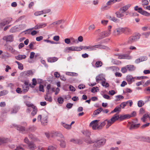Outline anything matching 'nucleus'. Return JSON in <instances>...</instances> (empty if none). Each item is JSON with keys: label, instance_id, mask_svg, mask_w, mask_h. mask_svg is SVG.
<instances>
[{"label": "nucleus", "instance_id": "nucleus-59", "mask_svg": "<svg viewBox=\"0 0 150 150\" xmlns=\"http://www.w3.org/2000/svg\"><path fill=\"white\" fill-rule=\"evenodd\" d=\"M57 148L52 146H49L47 149V150H56Z\"/></svg>", "mask_w": 150, "mask_h": 150}, {"label": "nucleus", "instance_id": "nucleus-60", "mask_svg": "<svg viewBox=\"0 0 150 150\" xmlns=\"http://www.w3.org/2000/svg\"><path fill=\"white\" fill-rule=\"evenodd\" d=\"M57 101L59 103L62 104L64 102V99L63 98L60 97L58 98Z\"/></svg>", "mask_w": 150, "mask_h": 150}, {"label": "nucleus", "instance_id": "nucleus-42", "mask_svg": "<svg viewBox=\"0 0 150 150\" xmlns=\"http://www.w3.org/2000/svg\"><path fill=\"white\" fill-rule=\"evenodd\" d=\"M63 21V20H60L57 21L53 22L52 23V24L53 25L54 27L56 25H59Z\"/></svg>", "mask_w": 150, "mask_h": 150}, {"label": "nucleus", "instance_id": "nucleus-48", "mask_svg": "<svg viewBox=\"0 0 150 150\" xmlns=\"http://www.w3.org/2000/svg\"><path fill=\"white\" fill-rule=\"evenodd\" d=\"M32 85L30 86L32 88H34V86H35L37 83L36 79H35L33 78L32 80Z\"/></svg>", "mask_w": 150, "mask_h": 150}, {"label": "nucleus", "instance_id": "nucleus-21", "mask_svg": "<svg viewBox=\"0 0 150 150\" xmlns=\"http://www.w3.org/2000/svg\"><path fill=\"white\" fill-rule=\"evenodd\" d=\"M15 127L17 130L22 132L25 130V128L23 126L15 125Z\"/></svg>", "mask_w": 150, "mask_h": 150}, {"label": "nucleus", "instance_id": "nucleus-27", "mask_svg": "<svg viewBox=\"0 0 150 150\" xmlns=\"http://www.w3.org/2000/svg\"><path fill=\"white\" fill-rule=\"evenodd\" d=\"M121 111V108H120V106L118 105L116 107H115V108L114 109V110L111 112L110 113H112L114 112H117L118 113H117L118 114Z\"/></svg>", "mask_w": 150, "mask_h": 150}, {"label": "nucleus", "instance_id": "nucleus-12", "mask_svg": "<svg viewBox=\"0 0 150 150\" xmlns=\"http://www.w3.org/2000/svg\"><path fill=\"white\" fill-rule=\"evenodd\" d=\"M48 116L46 115H44L42 116V118L41 121V123L43 125H46L48 121Z\"/></svg>", "mask_w": 150, "mask_h": 150}, {"label": "nucleus", "instance_id": "nucleus-46", "mask_svg": "<svg viewBox=\"0 0 150 150\" xmlns=\"http://www.w3.org/2000/svg\"><path fill=\"white\" fill-rule=\"evenodd\" d=\"M8 91L6 90H4L0 92V96L6 95Z\"/></svg>", "mask_w": 150, "mask_h": 150}, {"label": "nucleus", "instance_id": "nucleus-61", "mask_svg": "<svg viewBox=\"0 0 150 150\" xmlns=\"http://www.w3.org/2000/svg\"><path fill=\"white\" fill-rule=\"evenodd\" d=\"M141 62H142L146 60L147 59V57L146 56H142L139 57Z\"/></svg>", "mask_w": 150, "mask_h": 150}, {"label": "nucleus", "instance_id": "nucleus-5", "mask_svg": "<svg viewBox=\"0 0 150 150\" xmlns=\"http://www.w3.org/2000/svg\"><path fill=\"white\" fill-rule=\"evenodd\" d=\"M99 121V120H95L92 121L90 124V126L91 127L93 130L98 129V123Z\"/></svg>", "mask_w": 150, "mask_h": 150}, {"label": "nucleus", "instance_id": "nucleus-4", "mask_svg": "<svg viewBox=\"0 0 150 150\" xmlns=\"http://www.w3.org/2000/svg\"><path fill=\"white\" fill-rule=\"evenodd\" d=\"M105 143V139H101L96 142L94 143L93 146L96 148H99L103 145Z\"/></svg>", "mask_w": 150, "mask_h": 150}, {"label": "nucleus", "instance_id": "nucleus-30", "mask_svg": "<svg viewBox=\"0 0 150 150\" xmlns=\"http://www.w3.org/2000/svg\"><path fill=\"white\" fill-rule=\"evenodd\" d=\"M28 137L32 141L34 142L39 141V140L38 138L35 137L32 134H29Z\"/></svg>", "mask_w": 150, "mask_h": 150}, {"label": "nucleus", "instance_id": "nucleus-7", "mask_svg": "<svg viewBox=\"0 0 150 150\" xmlns=\"http://www.w3.org/2000/svg\"><path fill=\"white\" fill-rule=\"evenodd\" d=\"M80 47H67L64 50L65 52L69 53L70 51H80Z\"/></svg>", "mask_w": 150, "mask_h": 150}, {"label": "nucleus", "instance_id": "nucleus-57", "mask_svg": "<svg viewBox=\"0 0 150 150\" xmlns=\"http://www.w3.org/2000/svg\"><path fill=\"white\" fill-rule=\"evenodd\" d=\"M17 30V28L14 26L10 30V32L11 33L15 32Z\"/></svg>", "mask_w": 150, "mask_h": 150}, {"label": "nucleus", "instance_id": "nucleus-11", "mask_svg": "<svg viewBox=\"0 0 150 150\" xmlns=\"http://www.w3.org/2000/svg\"><path fill=\"white\" fill-rule=\"evenodd\" d=\"M27 148L30 150H34L36 148V146L33 142H31L28 144Z\"/></svg>", "mask_w": 150, "mask_h": 150}, {"label": "nucleus", "instance_id": "nucleus-15", "mask_svg": "<svg viewBox=\"0 0 150 150\" xmlns=\"http://www.w3.org/2000/svg\"><path fill=\"white\" fill-rule=\"evenodd\" d=\"M3 39L7 42H12L13 40V37L12 35H9L4 37Z\"/></svg>", "mask_w": 150, "mask_h": 150}, {"label": "nucleus", "instance_id": "nucleus-45", "mask_svg": "<svg viewBox=\"0 0 150 150\" xmlns=\"http://www.w3.org/2000/svg\"><path fill=\"white\" fill-rule=\"evenodd\" d=\"M144 104V102L142 100H139L138 101L137 103L138 106L139 107H141Z\"/></svg>", "mask_w": 150, "mask_h": 150}, {"label": "nucleus", "instance_id": "nucleus-37", "mask_svg": "<svg viewBox=\"0 0 150 150\" xmlns=\"http://www.w3.org/2000/svg\"><path fill=\"white\" fill-rule=\"evenodd\" d=\"M24 103L28 107H30L32 108L35 106L33 104L29 101H25Z\"/></svg>", "mask_w": 150, "mask_h": 150}, {"label": "nucleus", "instance_id": "nucleus-52", "mask_svg": "<svg viewBox=\"0 0 150 150\" xmlns=\"http://www.w3.org/2000/svg\"><path fill=\"white\" fill-rule=\"evenodd\" d=\"M126 80L128 82V83L130 84L131 83V75L127 76L126 77Z\"/></svg>", "mask_w": 150, "mask_h": 150}, {"label": "nucleus", "instance_id": "nucleus-29", "mask_svg": "<svg viewBox=\"0 0 150 150\" xmlns=\"http://www.w3.org/2000/svg\"><path fill=\"white\" fill-rule=\"evenodd\" d=\"M123 13H122V12H120V11H117L115 13V14L117 17L119 18H121L122 17L124 16V15L123 14Z\"/></svg>", "mask_w": 150, "mask_h": 150}, {"label": "nucleus", "instance_id": "nucleus-18", "mask_svg": "<svg viewBox=\"0 0 150 150\" xmlns=\"http://www.w3.org/2000/svg\"><path fill=\"white\" fill-rule=\"evenodd\" d=\"M110 33L107 30L104 31L100 33V35L102 38H103L108 36L110 35Z\"/></svg>", "mask_w": 150, "mask_h": 150}, {"label": "nucleus", "instance_id": "nucleus-22", "mask_svg": "<svg viewBox=\"0 0 150 150\" xmlns=\"http://www.w3.org/2000/svg\"><path fill=\"white\" fill-rule=\"evenodd\" d=\"M118 58L119 59H130V57L127 54H123L120 55L118 56Z\"/></svg>", "mask_w": 150, "mask_h": 150}, {"label": "nucleus", "instance_id": "nucleus-44", "mask_svg": "<svg viewBox=\"0 0 150 150\" xmlns=\"http://www.w3.org/2000/svg\"><path fill=\"white\" fill-rule=\"evenodd\" d=\"M116 2V0H110L106 3V5L108 6H110Z\"/></svg>", "mask_w": 150, "mask_h": 150}, {"label": "nucleus", "instance_id": "nucleus-63", "mask_svg": "<svg viewBox=\"0 0 150 150\" xmlns=\"http://www.w3.org/2000/svg\"><path fill=\"white\" fill-rule=\"evenodd\" d=\"M39 91L42 92H44L45 91L44 89V86L42 84H40L39 87Z\"/></svg>", "mask_w": 150, "mask_h": 150}, {"label": "nucleus", "instance_id": "nucleus-2", "mask_svg": "<svg viewBox=\"0 0 150 150\" xmlns=\"http://www.w3.org/2000/svg\"><path fill=\"white\" fill-rule=\"evenodd\" d=\"M120 118V116L117 113L115 114L110 120H106L107 121V125L106 128H108L116 120Z\"/></svg>", "mask_w": 150, "mask_h": 150}, {"label": "nucleus", "instance_id": "nucleus-28", "mask_svg": "<svg viewBox=\"0 0 150 150\" xmlns=\"http://www.w3.org/2000/svg\"><path fill=\"white\" fill-rule=\"evenodd\" d=\"M150 116V114L146 113L144 115L143 117L141 118V120L143 122H145L146 121V119L147 118H149Z\"/></svg>", "mask_w": 150, "mask_h": 150}, {"label": "nucleus", "instance_id": "nucleus-19", "mask_svg": "<svg viewBox=\"0 0 150 150\" xmlns=\"http://www.w3.org/2000/svg\"><path fill=\"white\" fill-rule=\"evenodd\" d=\"M130 6V5H128L121 8L119 9L120 12L124 13L126 11Z\"/></svg>", "mask_w": 150, "mask_h": 150}, {"label": "nucleus", "instance_id": "nucleus-41", "mask_svg": "<svg viewBox=\"0 0 150 150\" xmlns=\"http://www.w3.org/2000/svg\"><path fill=\"white\" fill-rule=\"evenodd\" d=\"M66 74L67 75L71 76H78L77 74L74 72H67Z\"/></svg>", "mask_w": 150, "mask_h": 150}, {"label": "nucleus", "instance_id": "nucleus-16", "mask_svg": "<svg viewBox=\"0 0 150 150\" xmlns=\"http://www.w3.org/2000/svg\"><path fill=\"white\" fill-rule=\"evenodd\" d=\"M6 50L11 53L14 54L16 52V51L13 49V47L10 45H8L6 46Z\"/></svg>", "mask_w": 150, "mask_h": 150}, {"label": "nucleus", "instance_id": "nucleus-55", "mask_svg": "<svg viewBox=\"0 0 150 150\" xmlns=\"http://www.w3.org/2000/svg\"><path fill=\"white\" fill-rule=\"evenodd\" d=\"M140 125V124H133L132 123V129L137 128L139 127Z\"/></svg>", "mask_w": 150, "mask_h": 150}, {"label": "nucleus", "instance_id": "nucleus-14", "mask_svg": "<svg viewBox=\"0 0 150 150\" xmlns=\"http://www.w3.org/2000/svg\"><path fill=\"white\" fill-rule=\"evenodd\" d=\"M47 25L46 23H38L35 26V29H37L40 28H42Z\"/></svg>", "mask_w": 150, "mask_h": 150}, {"label": "nucleus", "instance_id": "nucleus-10", "mask_svg": "<svg viewBox=\"0 0 150 150\" xmlns=\"http://www.w3.org/2000/svg\"><path fill=\"white\" fill-rule=\"evenodd\" d=\"M22 76L24 77H28L33 75V73L32 71L29 70L24 71L22 73Z\"/></svg>", "mask_w": 150, "mask_h": 150}, {"label": "nucleus", "instance_id": "nucleus-62", "mask_svg": "<svg viewBox=\"0 0 150 150\" xmlns=\"http://www.w3.org/2000/svg\"><path fill=\"white\" fill-rule=\"evenodd\" d=\"M71 40L73 43L77 44L78 43V41L77 39H74L73 38H70Z\"/></svg>", "mask_w": 150, "mask_h": 150}, {"label": "nucleus", "instance_id": "nucleus-64", "mask_svg": "<svg viewBox=\"0 0 150 150\" xmlns=\"http://www.w3.org/2000/svg\"><path fill=\"white\" fill-rule=\"evenodd\" d=\"M70 141L75 144L79 143V140L77 139L76 140L74 139H71L70 140Z\"/></svg>", "mask_w": 150, "mask_h": 150}, {"label": "nucleus", "instance_id": "nucleus-58", "mask_svg": "<svg viewBox=\"0 0 150 150\" xmlns=\"http://www.w3.org/2000/svg\"><path fill=\"white\" fill-rule=\"evenodd\" d=\"M142 5L143 6L148 5L149 4V2L147 0H142Z\"/></svg>", "mask_w": 150, "mask_h": 150}, {"label": "nucleus", "instance_id": "nucleus-51", "mask_svg": "<svg viewBox=\"0 0 150 150\" xmlns=\"http://www.w3.org/2000/svg\"><path fill=\"white\" fill-rule=\"evenodd\" d=\"M95 66L96 67H101L102 65V63L101 62L99 61L95 63Z\"/></svg>", "mask_w": 150, "mask_h": 150}, {"label": "nucleus", "instance_id": "nucleus-34", "mask_svg": "<svg viewBox=\"0 0 150 150\" xmlns=\"http://www.w3.org/2000/svg\"><path fill=\"white\" fill-rule=\"evenodd\" d=\"M106 124L107 125V121L106 120L104 121L101 122L99 125L98 129H101L104 125Z\"/></svg>", "mask_w": 150, "mask_h": 150}, {"label": "nucleus", "instance_id": "nucleus-50", "mask_svg": "<svg viewBox=\"0 0 150 150\" xmlns=\"http://www.w3.org/2000/svg\"><path fill=\"white\" fill-rule=\"evenodd\" d=\"M21 146H23L24 147H25L26 146V145H24V144H22L21 145L17 147H16V149L15 150H24V149Z\"/></svg>", "mask_w": 150, "mask_h": 150}, {"label": "nucleus", "instance_id": "nucleus-6", "mask_svg": "<svg viewBox=\"0 0 150 150\" xmlns=\"http://www.w3.org/2000/svg\"><path fill=\"white\" fill-rule=\"evenodd\" d=\"M50 134L51 137L53 138H55L56 137H58L61 138L64 137L62 133L59 132L52 131L50 132Z\"/></svg>", "mask_w": 150, "mask_h": 150}, {"label": "nucleus", "instance_id": "nucleus-31", "mask_svg": "<svg viewBox=\"0 0 150 150\" xmlns=\"http://www.w3.org/2000/svg\"><path fill=\"white\" fill-rule=\"evenodd\" d=\"M19 109L18 107H15L12 108L11 111V114H14L16 113Z\"/></svg>", "mask_w": 150, "mask_h": 150}, {"label": "nucleus", "instance_id": "nucleus-43", "mask_svg": "<svg viewBox=\"0 0 150 150\" xmlns=\"http://www.w3.org/2000/svg\"><path fill=\"white\" fill-rule=\"evenodd\" d=\"M29 86L23 85V90L22 92H27L29 89Z\"/></svg>", "mask_w": 150, "mask_h": 150}, {"label": "nucleus", "instance_id": "nucleus-25", "mask_svg": "<svg viewBox=\"0 0 150 150\" xmlns=\"http://www.w3.org/2000/svg\"><path fill=\"white\" fill-rule=\"evenodd\" d=\"M120 119L121 120H123L125 119L129 118L131 117V115L129 114H126L123 115H120Z\"/></svg>", "mask_w": 150, "mask_h": 150}, {"label": "nucleus", "instance_id": "nucleus-54", "mask_svg": "<svg viewBox=\"0 0 150 150\" xmlns=\"http://www.w3.org/2000/svg\"><path fill=\"white\" fill-rule=\"evenodd\" d=\"M98 91L99 89L98 87H93L91 89V91L93 93L96 92Z\"/></svg>", "mask_w": 150, "mask_h": 150}, {"label": "nucleus", "instance_id": "nucleus-56", "mask_svg": "<svg viewBox=\"0 0 150 150\" xmlns=\"http://www.w3.org/2000/svg\"><path fill=\"white\" fill-rule=\"evenodd\" d=\"M108 22V20H102L101 21V24L103 25H107Z\"/></svg>", "mask_w": 150, "mask_h": 150}, {"label": "nucleus", "instance_id": "nucleus-49", "mask_svg": "<svg viewBox=\"0 0 150 150\" xmlns=\"http://www.w3.org/2000/svg\"><path fill=\"white\" fill-rule=\"evenodd\" d=\"M128 101H127L126 102H122L119 106H120V108H124L125 106L126 105L127 103H128Z\"/></svg>", "mask_w": 150, "mask_h": 150}, {"label": "nucleus", "instance_id": "nucleus-39", "mask_svg": "<svg viewBox=\"0 0 150 150\" xmlns=\"http://www.w3.org/2000/svg\"><path fill=\"white\" fill-rule=\"evenodd\" d=\"M9 23V22L6 20H4L0 23V27L2 28L5 25Z\"/></svg>", "mask_w": 150, "mask_h": 150}, {"label": "nucleus", "instance_id": "nucleus-13", "mask_svg": "<svg viewBox=\"0 0 150 150\" xmlns=\"http://www.w3.org/2000/svg\"><path fill=\"white\" fill-rule=\"evenodd\" d=\"M141 36L140 34L137 33H136L133 34L132 37V41H136L139 39Z\"/></svg>", "mask_w": 150, "mask_h": 150}, {"label": "nucleus", "instance_id": "nucleus-3", "mask_svg": "<svg viewBox=\"0 0 150 150\" xmlns=\"http://www.w3.org/2000/svg\"><path fill=\"white\" fill-rule=\"evenodd\" d=\"M82 134L86 137V138L84 139V141L86 143L89 144H91L93 142L91 140L90 136L91 135V132L88 130H86L82 131Z\"/></svg>", "mask_w": 150, "mask_h": 150}, {"label": "nucleus", "instance_id": "nucleus-35", "mask_svg": "<svg viewBox=\"0 0 150 150\" xmlns=\"http://www.w3.org/2000/svg\"><path fill=\"white\" fill-rule=\"evenodd\" d=\"M102 110V108H99L95 110L93 113L94 115H96L98 114Z\"/></svg>", "mask_w": 150, "mask_h": 150}, {"label": "nucleus", "instance_id": "nucleus-47", "mask_svg": "<svg viewBox=\"0 0 150 150\" xmlns=\"http://www.w3.org/2000/svg\"><path fill=\"white\" fill-rule=\"evenodd\" d=\"M104 81H103L102 82V86L105 87H108L109 86V84L108 83H105V79H103Z\"/></svg>", "mask_w": 150, "mask_h": 150}, {"label": "nucleus", "instance_id": "nucleus-26", "mask_svg": "<svg viewBox=\"0 0 150 150\" xmlns=\"http://www.w3.org/2000/svg\"><path fill=\"white\" fill-rule=\"evenodd\" d=\"M58 58L56 57H50L47 59V61L50 62H54L57 61Z\"/></svg>", "mask_w": 150, "mask_h": 150}, {"label": "nucleus", "instance_id": "nucleus-8", "mask_svg": "<svg viewBox=\"0 0 150 150\" xmlns=\"http://www.w3.org/2000/svg\"><path fill=\"white\" fill-rule=\"evenodd\" d=\"M124 28H119L115 29L113 31V34L115 36L124 33Z\"/></svg>", "mask_w": 150, "mask_h": 150}, {"label": "nucleus", "instance_id": "nucleus-20", "mask_svg": "<svg viewBox=\"0 0 150 150\" xmlns=\"http://www.w3.org/2000/svg\"><path fill=\"white\" fill-rule=\"evenodd\" d=\"M51 96L50 94H47L46 93V94L44 96L45 100L49 102H51L52 101V99Z\"/></svg>", "mask_w": 150, "mask_h": 150}, {"label": "nucleus", "instance_id": "nucleus-23", "mask_svg": "<svg viewBox=\"0 0 150 150\" xmlns=\"http://www.w3.org/2000/svg\"><path fill=\"white\" fill-rule=\"evenodd\" d=\"M26 56L25 55L19 54L17 56L15 57V59L18 60H20L23 59H25Z\"/></svg>", "mask_w": 150, "mask_h": 150}, {"label": "nucleus", "instance_id": "nucleus-53", "mask_svg": "<svg viewBox=\"0 0 150 150\" xmlns=\"http://www.w3.org/2000/svg\"><path fill=\"white\" fill-rule=\"evenodd\" d=\"M103 78L100 75H99L97 76L96 77V81L98 83L100 81H103Z\"/></svg>", "mask_w": 150, "mask_h": 150}, {"label": "nucleus", "instance_id": "nucleus-17", "mask_svg": "<svg viewBox=\"0 0 150 150\" xmlns=\"http://www.w3.org/2000/svg\"><path fill=\"white\" fill-rule=\"evenodd\" d=\"M138 9V12L142 15L146 16H149L150 15V14L149 13L145 11L142 10L141 8H139Z\"/></svg>", "mask_w": 150, "mask_h": 150}, {"label": "nucleus", "instance_id": "nucleus-33", "mask_svg": "<svg viewBox=\"0 0 150 150\" xmlns=\"http://www.w3.org/2000/svg\"><path fill=\"white\" fill-rule=\"evenodd\" d=\"M109 18L110 20L116 23L118 22L119 21V19L114 16L111 17V16H110L109 17Z\"/></svg>", "mask_w": 150, "mask_h": 150}, {"label": "nucleus", "instance_id": "nucleus-38", "mask_svg": "<svg viewBox=\"0 0 150 150\" xmlns=\"http://www.w3.org/2000/svg\"><path fill=\"white\" fill-rule=\"evenodd\" d=\"M110 6H108L107 5H103L101 7V10L104 11L107 10L110 8Z\"/></svg>", "mask_w": 150, "mask_h": 150}, {"label": "nucleus", "instance_id": "nucleus-36", "mask_svg": "<svg viewBox=\"0 0 150 150\" xmlns=\"http://www.w3.org/2000/svg\"><path fill=\"white\" fill-rule=\"evenodd\" d=\"M62 126L66 129H71V125H68L65 123L62 122L61 123Z\"/></svg>", "mask_w": 150, "mask_h": 150}, {"label": "nucleus", "instance_id": "nucleus-40", "mask_svg": "<svg viewBox=\"0 0 150 150\" xmlns=\"http://www.w3.org/2000/svg\"><path fill=\"white\" fill-rule=\"evenodd\" d=\"M60 146L62 148H64L66 147V144L65 142L63 140H61L60 141Z\"/></svg>", "mask_w": 150, "mask_h": 150}, {"label": "nucleus", "instance_id": "nucleus-24", "mask_svg": "<svg viewBox=\"0 0 150 150\" xmlns=\"http://www.w3.org/2000/svg\"><path fill=\"white\" fill-rule=\"evenodd\" d=\"M9 141V140L8 139L0 137V145L6 143Z\"/></svg>", "mask_w": 150, "mask_h": 150}, {"label": "nucleus", "instance_id": "nucleus-32", "mask_svg": "<svg viewBox=\"0 0 150 150\" xmlns=\"http://www.w3.org/2000/svg\"><path fill=\"white\" fill-rule=\"evenodd\" d=\"M33 108V111L31 113L32 115L34 116L35 115L38 111L36 107L35 106L32 108Z\"/></svg>", "mask_w": 150, "mask_h": 150}, {"label": "nucleus", "instance_id": "nucleus-9", "mask_svg": "<svg viewBox=\"0 0 150 150\" xmlns=\"http://www.w3.org/2000/svg\"><path fill=\"white\" fill-rule=\"evenodd\" d=\"M55 88L53 87H51L50 84L47 85L46 87V93L51 95L52 93L54 91Z\"/></svg>", "mask_w": 150, "mask_h": 150}, {"label": "nucleus", "instance_id": "nucleus-1", "mask_svg": "<svg viewBox=\"0 0 150 150\" xmlns=\"http://www.w3.org/2000/svg\"><path fill=\"white\" fill-rule=\"evenodd\" d=\"M80 51L82 50H87L88 51H94L96 50V48H103L107 50H110L109 47L101 45L90 46H80Z\"/></svg>", "mask_w": 150, "mask_h": 150}]
</instances>
